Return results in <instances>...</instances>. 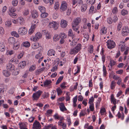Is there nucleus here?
<instances>
[{"instance_id": "3", "label": "nucleus", "mask_w": 129, "mask_h": 129, "mask_svg": "<svg viewBox=\"0 0 129 129\" xmlns=\"http://www.w3.org/2000/svg\"><path fill=\"white\" fill-rule=\"evenodd\" d=\"M43 92L40 90L34 93L33 94V97L34 100H37L40 97V96L42 93Z\"/></svg>"}, {"instance_id": "62", "label": "nucleus", "mask_w": 129, "mask_h": 129, "mask_svg": "<svg viewBox=\"0 0 129 129\" xmlns=\"http://www.w3.org/2000/svg\"><path fill=\"white\" fill-rule=\"evenodd\" d=\"M78 101H81L83 99V98L81 95H80L78 96Z\"/></svg>"}, {"instance_id": "1", "label": "nucleus", "mask_w": 129, "mask_h": 129, "mask_svg": "<svg viewBox=\"0 0 129 129\" xmlns=\"http://www.w3.org/2000/svg\"><path fill=\"white\" fill-rule=\"evenodd\" d=\"M81 49V46L80 44H78L76 47L71 49V54H75L77 53Z\"/></svg>"}, {"instance_id": "22", "label": "nucleus", "mask_w": 129, "mask_h": 129, "mask_svg": "<svg viewBox=\"0 0 129 129\" xmlns=\"http://www.w3.org/2000/svg\"><path fill=\"white\" fill-rule=\"evenodd\" d=\"M101 35L105 34L107 33V29L105 27H104L101 29Z\"/></svg>"}, {"instance_id": "24", "label": "nucleus", "mask_w": 129, "mask_h": 129, "mask_svg": "<svg viewBox=\"0 0 129 129\" xmlns=\"http://www.w3.org/2000/svg\"><path fill=\"white\" fill-rule=\"evenodd\" d=\"M39 44L38 43H35L33 44L32 45V47L33 49H36L38 48L39 47Z\"/></svg>"}, {"instance_id": "9", "label": "nucleus", "mask_w": 129, "mask_h": 129, "mask_svg": "<svg viewBox=\"0 0 129 129\" xmlns=\"http://www.w3.org/2000/svg\"><path fill=\"white\" fill-rule=\"evenodd\" d=\"M49 25L50 28H53L55 29H57L58 26L57 23L54 21L52 22L51 23H50Z\"/></svg>"}, {"instance_id": "31", "label": "nucleus", "mask_w": 129, "mask_h": 129, "mask_svg": "<svg viewBox=\"0 0 129 129\" xmlns=\"http://www.w3.org/2000/svg\"><path fill=\"white\" fill-rule=\"evenodd\" d=\"M52 82L51 80H46L44 82V86H45L48 85L50 84Z\"/></svg>"}, {"instance_id": "56", "label": "nucleus", "mask_w": 129, "mask_h": 129, "mask_svg": "<svg viewBox=\"0 0 129 129\" xmlns=\"http://www.w3.org/2000/svg\"><path fill=\"white\" fill-rule=\"evenodd\" d=\"M72 26L73 29L75 31H77L78 30L77 27L76 26V25H75L74 24H72Z\"/></svg>"}, {"instance_id": "21", "label": "nucleus", "mask_w": 129, "mask_h": 129, "mask_svg": "<svg viewBox=\"0 0 129 129\" xmlns=\"http://www.w3.org/2000/svg\"><path fill=\"white\" fill-rule=\"evenodd\" d=\"M3 73L4 75L6 77H8L11 75V73L7 70H3Z\"/></svg>"}, {"instance_id": "32", "label": "nucleus", "mask_w": 129, "mask_h": 129, "mask_svg": "<svg viewBox=\"0 0 129 129\" xmlns=\"http://www.w3.org/2000/svg\"><path fill=\"white\" fill-rule=\"evenodd\" d=\"M44 68H42L40 69H39L37 70L36 72V75H38L42 71H43Z\"/></svg>"}, {"instance_id": "26", "label": "nucleus", "mask_w": 129, "mask_h": 129, "mask_svg": "<svg viewBox=\"0 0 129 129\" xmlns=\"http://www.w3.org/2000/svg\"><path fill=\"white\" fill-rule=\"evenodd\" d=\"M81 11L84 12L85 11L87 8V5L86 4H83L81 7Z\"/></svg>"}, {"instance_id": "10", "label": "nucleus", "mask_w": 129, "mask_h": 129, "mask_svg": "<svg viewBox=\"0 0 129 129\" xmlns=\"http://www.w3.org/2000/svg\"><path fill=\"white\" fill-rule=\"evenodd\" d=\"M6 68L7 70H10V71H12L15 69V66L13 64H12L10 61L9 63L7 65Z\"/></svg>"}, {"instance_id": "20", "label": "nucleus", "mask_w": 129, "mask_h": 129, "mask_svg": "<svg viewBox=\"0 0 129 129\" xmlns=\"http://www.w3.org/2000/svg\"><path fill=\"white\" fill-rule=\"evenodd\" d=\"M36 27V24H34L31 26L30 29L29 30V33L30 35L32 34L34 32Z\"/></svg>"}, {"instance_id": "17", "label": "nucleus", "mask_w": 129, "mask_h": 129, "mask_svg": "<svg viewBox=\"0 0 129 129\" xmlns=\"http://www.w3.org/2000/svg\"><path fill=\"white\" fill-rule=\"evenodd\" d=\"M9 43L10 44H14L15 43V39L12 37H10L8 39Z\"/></svg>"}, {"instance_id": "2", "label": "nucleus", "mask_w": 129, "mask_h": 129, "mask_svg": "<svg viewBox=\"0 0 129 129\" xmlns=\"http://www.w3.org/2000/svg\"><path fill=\"white\" fill-rule=\"evenodd\" d=\"M27 29L25 27H21L18 30V34L21 35H25L27 33Z\"/></svg>"}, {"instance_id": "64", "label": "nucleus", "mask_w": 129, "mask_h": 129, "mask_svg": "<svg viewBox=\"0 0 129 129\" xmlns=\"http://www.w3.org/2000/svg\"><path fill=\"white\" fill-rule=\"evenodd\" d=\"M35 119L34 117H31L28 120L30 122H32Z\"/></svg>"}, {"instance_id": "60", "label": "nucleus", "mask_w": 129, "mask_h": 129, "mask_svg": "<svg viewBox=\"0 0 129 129\" xmlns=\"http://www.w3.org/2000/svg\"><path fill=\"white\" fill-rule=\"evenodd\" d=\"M4 30L3 28L0 27V33L1 34H2L4 33Z\"/></svg>"}, {"instance_id": "61", "label": "nucleus", "mask_w": 129, "mask_h": 129, "mask_svg": "<svg viewBox=\"0 0 129 129\" xmlns=\"http://www.w3.org/2000/svg\"><path fill=\"white\" fill-rule=\"evenodd\" d=\"M117 12V8L116 7H115L113 9V14H116Z\"/></svg>"}, {"instance_id": "15", "label": "nucleus", "mask_w": 129, "mask_h": 129, "mask_svg": "<svg viewBox=\"0 0 129 129\" xmlns=\"http://www.w3.org/2000/svg\"><path fill=\"white\" fill-rule=\"evenodd\" d=\"M26 65V63L25 61H23L20 62L19 64V68L22 69L24 68Z\"/></svg>"}, {"instance_id": "6", "label": "nucleus", "mask_w": 129, "mask_h": 129, "mask_svg": "<svg viewBox=\"0 0 129 129\" xmlns=\"http://www.w3.org/2000/svg\"><path fill=\"white\" fill-rule=\"evenodd\" d=\"M129 32V30L128 27L125 26L122 28V33L123 36H127Z\"/></svg>"}, {"instance_id": "49", "label": "nucleus", "mask_w": 129, "mask_h": 129, "mask_svg": "<svg viewBox=\"0 0 129 129\" xmlns=\"http://www.w3.org/2000/svg\"><path fill=\"white\" fill-rule=\"evenodd\" d=\"M89 108L90 109V110L91 111H93L94 110V105L93 103L90 104L89 106Z\"/></svg>"}, {"instance_id": "54", "label": "nucleus", "mask_w": 129, "mask_h": 129, "mask_svg": "<svg viewBox=\"0 0 129 129\" xmlns=\"http://www.w3.org/2000/svg\"><path fill=\"white\" fill-rule=\"evenodd\" d=\"M19 125L20 129H27V128H24L23 127L24 125L23 124L19 123Z\"/></svg>"}, {"instance_id": "47", "label": "nucleus", "mask_w": 129, "mask_h": 129, "mask_svg": "<svg viewBox=\"0 0 129 129\" xmlns=\"http://www.w3.org/2000/svg\"><path fill=\"white\" fill-rule=\"evenodd\" d=\"M72 3L73 4V8H75L77 6V5H76V4L77 3V0H72Z\"/></svg>"}, {"instance_id": "29", "label": "nucleus", "mask_w": 129, "mask_h": 129, "mask_svg": "<svg viewBox=\"0 0 129 129\" xmlns=\"http://www.w3.org/2000/svg\"><path fill=\"white\" fill-rule=\"evenodd\" d=\"M55 53L54 51L52 49L49 51L48 53V55L50 56H51L52 55L54 56Z\"/></svg>"}, {"instance_id": "50", "label": "nucleus", "mask_w": 129, "mask_h": 129, "mask_svg": "<svg viewBox=\"0 0 129 129\" xmlns=\"http://www.w3.org/2000/svg\"><path fill=\"white\" fill-rule=\"evenodd\" d=\"M77 42L74 40H73L72 42L70 43V45L71 46L73 47L76 45Z\"/></svg>"}, {"instance_id": "11", "label": "nucleus", "mask_w": 129, "mask_h": 129, "mask_svg": "<svg viewBox=\"0 0 129 129\" xmlns=\"http://www.w3.org/2000/svg\"><path fill=\"white\" fill-rule=\"evenodd\" d=\"M81 19L79 17H77L75 18L73 20V23L72 24H74L75 25H77L81 22Z\"/></svg>"}, {"instance_id": "38", "label": "nucleus", "mask_w": 129, "mask_h": 129, "mask_svg": "<svg viewBox=\"0 0 129 129\" xmlns=\"http://www.w3.org/2000/svg\"><path fill=\"white\" fill-rule=\"evenodd\" d=\"M39 10L42 13H45L46 12L45 8L43 7H41L39 8Z\"/></svg>"}, {"instance_id": "28", "label": "nucleus", "mask_w": 129, "mask_h": 129, "mask_svg": "<svg viewBox=\"0 0 129 129\" xmlns=\"http://www.w3.org/2000/svg\"><path fill=\"white\" fill-rule=\"evenodd\" d=\"M12 35L13 36L16 38H18L19 37V36L16 31H13L11 32V33Z\"/></svg>"}, {"instance_id": "42", "label": "nucleus", "mask_w": 129, "mask_h": 129, "mask_svg": "<svg viewBox=\"0 0 129 129\" xmlns=\"http://www.w3.org/2000/svg\"><path fill=\"white\" fill-rule=\"evenodd\" d=\"M56 91L57 92L58 95H59L62 93L61 90L59 87H58L56 89Z\"/></svg>"}, {"instance_id": "27", "label": "nucleus", "mask_w": 129, "mask_h": 129, "mask_svg": "<svg viewBox=\"0 0 129 129\" xmlns=\"http://www.w3.org/2000/svg\"><path fill=\"white\" fill-rule=\"evenodd\" d=\"M59 36L58 35H55L53 37V41L55 42L59 40Z\"/></svg>"}, {"instance_id": "5", "label": "nucleus", "mask_w": 129, "mask_h": 129, "mask_svg": "<svg viewBox=\"0 0 129 129\" xmlns=\"http://www.w3.org/2000/svg\"><path fill=\"white\" fill-rule=\"evenodd\" d=\"M41 126L40 123L37 120H35L33 124V129H40Z\"/></svg>"}, {"instance_id": "45", "label": "nucleus", "mask_w": 129, "mask_h": 129, "mask_svg": "<svg viewBox=\"0 0 129 129\" xmlns=\"http://www.w3.org/2000/svg\"><path fill=\"white\" fill-rule=\"evenodd\" d=\"M36 69V66L35 65H32L29 69V71H34Z\"/></svg>"}, {"instance_id": "7", "label": "nucleus", "mask_w": 129, "mask_h": 129, "mask_svg": "<svg viewBox=\"0 0 129 129\" xmlns=\"http://www.w3.org/2000/svg\"><path fill=\"white\" fill-rule=\"evenodd\" d=\"M67 3L65 1H63L61 3L60 9L62 11H64L67 10Z\"/></svg>"}, {"instance_id": "37", "label": "nucleus", "mask_w": 129, "mask_h": 129, "mask_svg": "<svg viewBox=\"0 0 129 129\" xmlns=\"http://www.w3.org/2000/svg\"><path fill=\"white\" fill-rule=\"evenodd\" d=\"M49 95V93H46V92H45L42 95V97L44 99L47 98L48 96Z\"/></svg>"}, {"instance_id": "39", "label": "nucleus", "mask_w": 129, "mask_h": 129, "mask_svg": "<svg viewBox=\"0 0 129 129\" xmlns=\"http://www.w3.org/2000/svg\"><path fill=\"white\" fill-rule=\"evenodd\" d=\"M29 13V10L28 9H26L23 12V15L24 16H27L28 14Z\"/></svg>"}, {"instance_id": "41", "label": "nucleus", "mask_w": 129, "mask_h": 129, "mask_svg": "<svg viewBox=\"0 0 129 129\" xmlns=\"http://www.w3.org/2000/svg\"><path fill=\"white\" fill-rule=\"evenodd\" d=\"M103 75L104 77H105L106 75L107 71H106V67H105L104 65L103 66Z\"/></svg>"}, {"instance_id": "36", "label": "nucleus", "mask_w": 129, "mask_h": 129, "mask_svg": "<svg viewBox=\"0 0 129 129\" xmlns=\"http://www.w3.org/2000/svg\"><path fill=\"white\" fill-rule=\"evenodd\" d=\"M121 13L122 15H125L127 14L128 13V12L127 10L123 9L122 10Z\"/></svg>"}, {"instance_id": "8", "label": "nucleus", "mask_w": 129, "mask_h": 129, "mask_svg": "<svg viewBox=\"0 0 129 129\" xmlns=\"http://www.w3.org/2000/svg\"><path fill=\"white\" fill-rule=\"evenodd\" d=\"M118 48L119 49H121V51L123 52L124 51L126 48L125 46L124 42H121L119 45Z\"/></svg>"}, {"instance_id": "33", "label": "nucleus", "mask_w": 129, "mask_h": 129, "mask_svg": "<svg viewBox=\"0 0 129 129\" xmlns=\"http://www.w3.org/2000/svg\"><path fill=\"white\" fill-rule=\"evenodd\" d=\"M23 45L25 47L28 48L30 46V45L29 42H26L23 43Z\"/></svg>"}, {"instance_id": "44", "label": "nucleus", "mask_w": 129, "mask_h": 129, "mask_svg": "<svg viewBox=\"0 0 129 129\" xmlns=\"http://www.w3.org/2000/svg\"><path fill=\"white\" fill-rule=\"evenodd\" d=\"M54 8L55 9L57 10H58L59 8V4L58 2H56L54 5Z\"/></svg>"}, {"instance_id": "35", "label": "nucleus", "mask_w": 129, "mask_h": 129, "mask_svg": "<svg viewBox=\"0 0 129 129\" xmlns=\"http://www.w3.org/2000/svg\"><path fill=\"white\" fill-rule=\"evenodd\" d=\"M5 25L7 26H10L11 25V20H8V21H6L5 22Z\"/></svg>"}, {"instance_id": "12", "label": "nucleus", "mask_w": 129, "mask_h": 129, "mask_svg": "<svg viewBox=\"0 0 129 129\" xmlns=\"http://www.w3.org/2000/svg\"><path fill=\"white\" fill-rule=\"evenodd\" d=\"M107 46L108 48L111 49L113 48V40H108L106 42Z\"/></svg>"}, {"instance_id": "18", "label": "nucleus", "mask_w": 129, "mask_h": 129, "mask_svg": "<svg viewBox=\"0 0 129 129\" xmlns=\"http://www.w3.org/2000/svg\"><path fill=\"white\" fill-rule=\"evenodd\" d=\"M59 104L60 105L59 108L61 111L63 112L64 111H66L67 110V109L65 107L63 103H60Z\"/></svg>"}, {"instance_id": "23", "label": "nucleus", "mask_w": 129, "mask_h": 129, "mask_svg": "<svg viewBox=\"0 0 129 129\" xmlns=\"http://www.w3.org/2000/svg\"><path fill=\"white\" fill-rule=\"evenodd\" d=\"M113 66V61L112 60H110V63L109 64L108 67L109 70L111 71L112 70V67Z\"/></svg>"}, {"instance_id": "55", "label": "nucleus", "mask_w": 129, "mask_h": 129, "mask_svg": "<svg viewBox=\"0 0 129 129\" xmlns=\"http://www.w3.org/2000/svg\"><path fill=\"white\" fill-rule=\"evenodd\" d=\"M107 22L109 24H111L113 22L112 19L111 17L109 18L108 19Z\"/></svg>"}, {"instance_id": "46", "label": "nucleus", "mask_w": 129, "mask_h": 129, "mask_svg": "<svg viewBox=\"0 0 129 129\" xmlns=\"http://www.w3.org/2000/svg\"><path fill=\"white\" fill-rule=\"evenodd\" d=\"M18 1L17 0H14L12 2L13 5V6H16L17 5L18 3Z\"/></svg>"}, {"instance_id": "48", "label": "nucleus", "mask_w": 129, "mask_h": 129, "mask_svg": "<svg viewBox=\"0 0 129 129\" xmlns=\"http://www.w3.org/2000/svg\"><path fill=\"white\" fill-rule=\"evenodd\" d=\"M122 26V23L119 22L118 23L117 26V29L118 31H119L121 29V28Z\"/></svg>"}, {"instance_id": "25", "label": "nucleus", "mask_w": 129, "mask_h": 129, "mask_svg": "<svg viewBox=\"0 0 129 129\" xmlns=\"http://www.w3.org/2000/svg\"><path fill=\"white\" fill-rule=\"evenodd\" d=\"M68 36L72 37L75 36V34H73L72 29H69L68 32Z\"/></svg>"}, {"instance_id": "40", "label": "nucleus", "mask_w": 129, "mask_h": 129, "mask_svg": "<svg viewBox=\"0 0 129 129\" xmlns=\"http://www.w3.org/2000/svg\"><path fill=\"white\" fill-rule=\"evenodd\" d=\"M49 20L47 18L44 19L42 21V23L43 25H46L48 24Z\"/></svg>"}, {"instance_id": "59", "label": "nucleus", "mask_w": 129, "mask_h": 129, "mask_svg": "<svg viewBox=\"0 0 129 129\" xmlns=\"http://www.w3.org/2000/svg\"><path fill=\"white\" fill-rule=\"evenodd\" d=\"M89 87H92V86L93 84L92 82V79H91L89 81Z\"/></svg>"}, {"instance_id": "4", "label": "nucleus", "mask_w": 129, "mask_h": 129, "mask_svg": "<svg viewBox=\"0 0 129 129\" xmlns=\"http://www.w3.org/2000/svg\"><path fill=\"white\" fill-rule=\"evenodd\" d=\"M9 9L10 11V13H9V15L13 18H15L17 16V14L14 13L16 11V9L15 8L13 7H10Z\"/></svg>"}, {"instance_id": "19", "label": "nucleus", "mask_w": 129, "mask_h": 129, "mask_svg": "<svg viewBox=\"0 0 129 129\" xmlns=\"http://www.w3.org/2000/svg\"><path fill=\"white\" fill-rule=\"evenodd\" d=\"M32 17L33 18H36L38 16V12L36 10H33L31 13Z\"/></svg>"}, {"instance_id": "16", "label": "nucleus", "mask_w": 129, "mask_h": 129, "mask_svg": "<svg viewBox=\"0 0 129 129\" xmlns=\"http://www.w3.org/2000/svg\"><path fill=\"white\" fill-rule=\"evenodd\" d=\"M20 44L18 42H16L13 44V48L15 50H17L20 47Z\"/></svg>"}, {"instance_id": "14", "label": "nucleus", "mask_w": 129, "mask_h": 129, "mask_svg": "<svg viewBox=\"0 0 129 129\" xmlns=\"http://www.w3.org/2000/svg\"><path fill=\"white\" fill-rule=\"evenodd\" d=\"M67 21L64 20H61L60 23L61 27L63 28L66 27L67 25Z\"/></svg>"}, {"instance_id": "43", "label": "nucleus", "mask_w": 129, "mask_h": 129, "mask_svg": "<svg viewBox=\"0 0 129 129\" xmlns=\"http://www.w3.org/2000/svg\"><path fill=\"white\" fill-rule=\"evenodd\" d=\"M48 15V14L47 13H46V12L45 13H42L41 15V17L43 18L46 17Z\"/></svg>"}, {"instance_id": "34", "label": "nucleus", "mask_w": 129, "mask_h": 129, "mask_svg": "<svg viewBox=\"0 0 129 129\" xmlns=\"http://www.w3.org/2000/svg\"><path fill=\"white\" fill-rule=\"evenodd\" d=\"M59 37L61 38L65 39L67 37V36L64 33H61L59 34Z\"/></svg>"}, {"instance_id": "51", "label": "nucleus", "mask_w": 129, "mask_h": 129, "mask_svg": "<svg viewBox=\"0 0 129 129\" xmlns=\"http://www.w3.org/2000/svg\"><path fill=\"white\" fill-rule=\"evenodd\" d=\"M106 110L105 108H101L100 111V113L101 115H103L105 112H106Z\"/></svg>"}, {"instance_id": "30", "label": "nucleus", "mask_w": 129, "mask_h": 129, "mask_svg": "<svg viewBox=\"0 0 129 129\" xmlns=\"http://www.w3.org/2000/svg\"><path fill=\"white\" fill-rule=\"evenodd\" d=\"M63 78V76H60L58 79L56 83V84L57 85L58 84L62 81Z\"/></svg>"}, {"instance_id": "58", "label": "nucleus", "mask_w": 129, "mask_h": 129, "mask_svg": "<svg viewBox=\"0 0 129 129\" xmlns=\"http://www.w3.org/2000/svg\"><path fill=\"white\" fill-rule=\"evenodd\" d=\"M71 9H68L67 10V15L68 16L71 13Z\"/></svg>"}, {"instance_id": "13", "label": "nucleus", "mask_w": 129, "mask_h": 129, "mask_svg": "<svg viewBox=\"0 0 129 129\" xmlns=\"http://www.w3.org/2000/svg\"><path fill=\"white\" fill-rule=\"evenodd\" d=\"M42 37V35L40 32H37L35 35V37L33 38L34 41H36L37 40L41 38Z\"/></svg>"}, {"instance_id": "57", "label": "nucleus", "mask_w": 129, "mask_h": 129, "mask_svg": "<svg viewBox=\"0 0 129 129\" xmlns=\"http://www.w3.org/2000/svg\"><path fill=\"white\" fill-rule=\"evenodd\" d=\"M125 49L126 50L124 51V54L125 55H127L128 51L129 48L128 47H126Z\"/></svg>"}, {"instance_id": "63", "label": "nucleus", "mask_w": 129, "mask_h": 129, "mask_svg": "<svg viewBox=\"0 0 129 129\" xmlns=\"http://www.w3.org/2000/svg\"><path fill=\"white\" fill-rule=\"evenodd\" d=\"M123 70H118L116 72L117 74H121L123 73Z\"/></svg>"}, {"instance_id": "52", "label": "nucleus", "mask_w": 129, "mask_h": 129, "mask_svg": "<svg viewBox=\"0 0 129 129\" xmlns=\"http://www.w3.org/2000/svg\"><path fill=\"white\" fill-rule=\"evenodd\" d=\"M24 54V52H22L18 56V59H20L23 56Z\"/></svg>"}, {"instance_id": "53", "label": "nucleus", "mask_w": 129, "mask_h": 129, "mask_svg": "<svg viewBox=\"0 0 129 129\" xmlns=\"http://www.w3.org/2000/svg\"><path fill=\"white\" fill-rule=\"evenodd\" d=\"M94 99L93 96H92L89 100L88 103L91 104H92V103H93L94 101Z\"/></svg>"}]
</instances>
